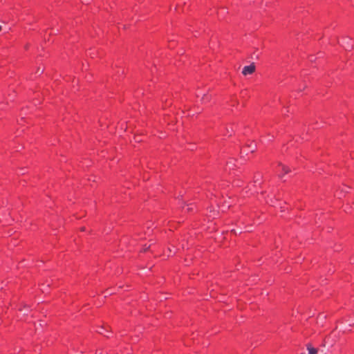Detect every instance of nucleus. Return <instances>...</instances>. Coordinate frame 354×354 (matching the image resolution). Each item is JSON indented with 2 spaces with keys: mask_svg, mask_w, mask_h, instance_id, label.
I'll list each match as a JSON object with an SVG mask.
<instances>
[{
  "mask_svg": "<svg viewBox=\"0 0 354 354\" xmlns=\"http://www.w3.org/2000/svg\"><path fill=\"white\" fill-rule=\"evenodd\" d=\"M209 100V97L207 95H204V96L203 97V99L202 100L203 101H205V100Z\"/></svg>",
  "mask_w": 354,
  "mask_h": 354,
  "instance_id": "obj_4",
  "label": "nucleus"
},
{
  "mask_svg": "<svg viewBox=\"0 0 354 354\" xmlns=\"http://www.w3.org/2000/svg\"><path fill=\"white\" fill-rule=\"evenodd\" d=\"M307 349L308 351L309 354H317V350L316 348H313L310 344L307 346Z\"/></svg>",
  "mask_w": 354,
  "mask_h": 354,
  "instance_id": "obj_2",
  "label": "nucleus"
},
{
  "mask_svg": "<svg viewBox=\"0 0 354 354\" xmlns=\"http://www.w3.org/2000/svg\"><path fill=\"white\" fill-rule=\"evenodd\" d=\"M281 167L282 171H283L286 174L289 172V169L284 165H279Z\"/></svg>",
  "mask_w": 354,
  "mask_h": 354,
  "instance_id": "obj_3",
  "label": "nucleus"
},
{
  "mask_svg": "<svg viewBox=\"0 0 354 354\" xmlns=\"http://www.w3.org/2000/svg\"><path fill=\"white\" fill-rule=\"evenodd\" d=\"M191 210H192V208H189V207L187 208V211H191Z\"/></svg>",
  "mask_w": 354,
  "mask_h": 354,
  "instance_id": "obj_7",
  "label": "nucleus"
},
{
  "mask_svg": "<svg viewBox=\"0 0 354 354\" xmlns=\"http://www.w3.org/2000/svg\"><path fill=\"white\" fill-rule=\"evenodd\" d=\"M255 71V65L254 63L249 66H245L243 68L242 73L243 75L252 74Z\"/></svg>",
  "mask_w": 354,
  "mask_h": 354,
  "instance_id": "obj_1",
  "label": "nucleus"
},
{
  "mask_svg": "<svg viewBox=\"0 0 354 354\" xmlns=\"http://www.w3.org/2000/svg\"><path fill=\"white\" fill-rule=\"evenodd\" d=\"M255 151V147H252L250 151L253 153Z\"/></svg>",
  "mask_w": 354,
  "mask_h": 354,
  "instance_id": "obj_5",
  "label": "nucleus"
},
{
  "mask_svg": "<svg viewBox=\"0 0 354 354\" xmlns=\"http://www.w3.org/2000/svg\"><path fill=\"white\" fill-rule=\"evenodd\" d=\"M43 72V70H40V68H39L37 73H42Z\"/></svg>",
  "mask_w": 354,
  "mask_h": 354,
  "instance_id": "obj_6",
  "label": "nucleus"
},
{
  "mask_svg": "<svg viewBox=\"0 0 354 354\" xmlns=\"http://www.w3.org/2000/svg\"><path fill=\"white\" fill-rule=\"evenodd\" d=\"M2 30V27L0 25V31Z\"/></svg>",
  "mask_w": 354,
  "mask_h": 354,
  "instance_id": "obj_8",
  "label": "nucleus"
}]
</instances>
